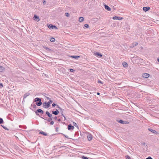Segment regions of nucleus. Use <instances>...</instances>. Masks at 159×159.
I'll list each match as a JSON object with an SVG mask.
<instances>
[{"mask_svg": "<svg viewBox=\"0 0 159 159\" xmlns=\"http://www.w3.org/2000/svg\"><path fill=\"white\" fill-rule=\"evenodd\" d=\"M34 102H36V104L38 106H41L42 104L41 98H36L34 99Z\"/></svg>", "mask_w": 159, "mask_h": 159, "instance_id": "f257e3e1", "label": "nucleus"}, {"mask_svg": "<svg viewBox=\"0 0 159 159\" xmlns=\"http://www.w3.org/2000/svg\"><path fill=\"white\" fill-rule=\"evenodd\" d=\"M43 48L46 49L47 52L49 53L52 54L54 53V51L52 49H50L46 46H43Z\"/></svg>", "mask_w": 159, "mask_h": 159, "instance_id": "f03ea898", "label": "nucleus"}, {"mask_svg": "<svg viewBox=\"0 0 159 159\" xmlns=\"http://www.w3.org/2000/svg\"><path fill=\"white\" fill-rule=\"evenodd\" d=\"M57 107L61 111V116H62L64 118V120H66V117L63 115V111L64 110L61 108L57 105Z\"/></svg>", "mask_w": 159, "mask_h": 159, "instance_id": "7ed1b4c3", "label": "nucleus"}, {"mask_svg": "<svg viewBox=\"0 0 159 159\" xmlns=\"http://www.w3.org/2000/svg\"><path fill=\"white\" fill-rule=\"evenodd\" d=\"M35 112L37 116H39V117L40 116H39V114L38 113H40L42 114H43L44 113V111H43L40 109H39L35 111Z\"/></svg>", "mask_w": 159, "mask_h": 159, "instance_id": "20e7f679", "label": "nucleus"}, {"mask_svg": "<svg viewBox=\"0 0 159 159\" xmlns=\"http://www.w3.org/2000/svg\"><path fill=\"white\" fill-rule=\"evenodd\" d=\"M117 121L119 123L123 124H129V122L128 121H123L122 120H117Z\"/></svg>", "mask_w": 159, "mask_h": 159, "instance_id": "39448f33", "label": "nucleus"}, {"mask_svg": "<svg viewBox=\"0 0 159 159\" xmlns=\"http://www.w3.org/2000/svg\"><path fill=\"white\" fill-rule=\"evenodd\" d=\"M48 27L49 29H57V27L54 25L50 24L48 25Z\"/></svg>", "mask_w": 159, "mask_h": 159, "instance_id": "423d86ee", "label": "nucleus"}, {"mask_svg": "<svg viewBox=\"0 0 159 159\" xmlns=\"http://www.w3.org/2000/svg\"><path fill=\"white\" fill-rule=\"evenodd\" d=\"M43 107L45 108H48L50 107V106L47 102H44L43 103Z\"/></svg>", "mask_w": 159, "mask_h": 159, "instance_id": "0eeeda50", "label": "nucleus"}, {"mask_svg": "<svg viewBox=\"0 0 159 159\" xmlns=\"http://www.w3.org/2000/svg\"><path fill=\"white\" fill-rule=\"evenodd\" d=\"M112 19L114 20H121L123 19V18L121 17H119L116 16L113 17Z\"/></svg>", "mask_w": 159, "mask_h": 159, "instance_id": "6e6552de", "label": "nucleus"}, {"mask_svg": "<svg viewBox=\"0 0 159 159\" xmlns=\"http://www.w3.org/2000/svg\"><path fill=\"white\" fill-rule=\"evenodd\" d=\"M40 117L41 118L43 119H44V120H47L48 122H51V121H52V118H53L52 117H49V118L47 119L46 118V117L43 118V117H42V116H40Z\"/></svg>", "mask_w": 159, "mask_h": 159, "instance_id": "1a4fd4ad", "label": "nucleus"}, {"mask_svg": "<svg viewBox=\"0 0 159 159\" xmlns=\"http://www.w3.org/2000/svg\"><path fill=\"white\" fill-rule=\"evenodd\" d=\"M149 74L147 73H144L142 75V77L143 78H148L149 76Z\"/></svg>", "mask_w": 159, "mask_h": 159, "instance_id": "9d476101", "label": "nucleus"}, {"mask_svg": "<svg viewBox=\"0 0 159 159\" xmlns=\"http://www.w3.org/2000/svg\"><path fill=\"white\" fill-rule=\"evenodd\" d=\"M87 137L89 141L91 140L93 138V136L90 134H88Z\"/></svg>", "mask_w": 159, "mask_h": 159, "instance_id": "9b49d317", "label": "nucleus"}, {"mask_svg": "<svg viewBox=\"0 0 159 159\" xmlns=\"http://www.w3.org/2000/svg\"><path fill=\"white\" fill-rule=\"evenodd\" d=\"M74 128V126L71 124H69L68 125V130H70L71 129H73Z\"/></svg>", "mask_w": 159, "mask_h": 159, "instance_id": "f8f14e48", "label": "nucleus"}, {"mask_svg": "<svg viewBox=\"0 0 159 159\" xmlns=\"http://www.w3.org/2000/svg\"><path fill=\"white\" fill-rule=\"evenodd\" d=\"M33 18L34 20H37V21H39L40 20L39 17L35 15H34Z\"/></svg>", "mask_w": 159, "mask_h": 159, "instance_id": "ddd939ff", "label": "nucleus"}, {"mask_svg": "<svg viewBox=\"0 0 159 159\" xmlns=\"http://www.w3.org/2000/svg\"><path fill=\"white\" fill-rule=\"evenodd\" d=\"M150 9V8L149 7H143V10L145 11H148Z\"/></svg>", "mask_w": 159, "mask_h": 159, "instance_id": "4468645a", "label": "nucleus"}, {"mask_svg": "<svg viewBox=\"0 0 159 159\" xmlns=\"http://www.w3.org/2000/svg\"><path fill=\"white\" fill-rule=\"evenodd\" d=\"M104 7L108 11H110L111 10V8L108 5L105 4Z\"/></svg>", "mask_w": 159, "mask_h": 159, "instance_id": "2eb2a0df", "label": "nucleus"}, {"mask_svg": "<svg viewBox=\"0 0 159 159\" xmlns=\"http://www.w3.org/2000/svg\"><path fill=\"white\" fill-rule=\"evenodd\" d=\"M52 114L55 115H57L59 113L58 110L57 109H56L55 111H52Z\"/></svg>", "mask_w": 159, "mask_h": 159, "instance_id": "dca6fc26", "label": "nucleus"}, {"mask_svg": "<svg viewBox=\"0 0 159 159\" xmlns=\"http://www.w3.org/2000/svg\"><path fill=\"white\" fill-rule=\"evenodd\" d=\"M148 130L151 132H152V133H154V134H158V133L156 131H155V130H153L152 129L150 128H148Z\"/></svg>", "mask_w": 159, "mask_h": 159, "instance_id": "f3484780", "label": "nucleus"}, {"mask_svg": "<svg viewBox=\"0 0 159 159\" xmlns=\"http://www.w3.org/2000/svg\"><path fill=\"white\" fill-rule=\"evenodd\" d=\"M94 54L97 57H102V54L98 52H96L94 53Z\"/></svg>", "mask_w": 159, "mask_h": 159, "instance_id": "a211bd4d", "label": "nucleus"}, {"mask_svg": "<svg viewBox=\"0 0 159 159\" xmlns=\"http://www.w3.org/2000/svg\"><path fill=\"white\" fill-rule=\"evenodd\" d=\"M70 57L75 59H78L80 57L79 56H70Z\"/></svg>", "mask_w": 159, "mask_h": 159, "instance_id": "6ab92c4d", "label": "nucleus"}, {"mask_svg": "<svg viewBox=\"0 0 159 159\" xmlns=\"http://www.w3.org/2000/svg\"><path fill=\"white\" fill-rule=\"evenodd\" d=\"M46 114L49 117H52V114H51L48 111H46Z\"/></svg>", "mask_w": 159, "mask_h": 159, "instance_id": "aec40b11", "label": "nucleus"}, {"mask_svg": "<svg viewBox=\"0 0 159 159\" xmlns=\"http://www.w3.org/2000/svg\"><path fill=\"white\" fill-rule=\"evenodd\" d=\"M30 93L28 92L25 93L24 95L23 100H24V99L27 96H29L30 95Z\"/></svg>", "mask_w": 159, "mask_h": 159, "instance_id": "412c9836", "label": "nucleus"}, {"mask_svg": "<svg viewBox=\"0 0 159 159\" xmlns=\"http://www.w3.org/2000/svg\"><path fill=\"white\" fill-rule=\"evenodd\" d=\"M138 44V43L136 42H134L132 43V46L131 47L132 48H133V47H134L135 46H137Z\"/></svg>", "mask_w": 159, "mask_h": 159, "instance_id": "4be33fe9", "label": "nucleus"}, {"mask_svg": "<svg viewBox=\"0 0 159 159\" xmlns=\"http://www.w3.org/2000/svg\"><path fill=\"white\" fill-rule=\"evenodd\" d=\"M5 70V68L2 66H0V72H2Z\"/></svg>", "mask_w": 159, "mask_h": 159, "instance_id": "5701e85b", "label": "nucleus"}, {"mask_svg": "<svg viewBox=\"0 0 159 159\" xmlns=\"http://www.w3.org/2000/svg\"><path fill=\"white\" fill-rule=\"evenodd\" d=\"M122 64H123V66L125 67H126L128 66V64L126 62H123L122 63Z\"/></svg>", "mask_w": 159, "mask_h": 159, "instance_id": "b1692460", "label": "nucleus"}, {"mask_svg": "<svg viewBox=\"0 0 159 159\" xmlns=\"http://www.w3.org/2000/svg\"><path fill=\"white\" fill-rule=\"evenodd\" d=\"M39 134H43V135L44 136H47V134L45 133L43 131H41L39 133Z\"/></svg>", "mask_w": 159, "mask_h": 159, "instance_id": "393cba45", "label": "nucleus"}, {"mask_svg": "<svg viewBox=\"0 0 159 159\" xmlns=\"http://www.w3.org/2000/svg\"><path fill=\"white\" fill-rule=\"evenodd\" d=\"M50 40L52 42H54L55 41V39L54 38L51 37L50 38Z\"/></svg>", "mask_w": 159, "mask_h": 159, "instance_id": "a878e982", "label": "nucleus"}, {"mask_svg": "<svg viewBox=\"0 0 159 159\" xmlns=\"http://www.w3.org/2000/svg\"><path fill=\"white\" fill-rule=\"evenodd\" d=\"M84 20V18L82 17H80L79 18V20L80 22H82Z\"/></svg>", "mask_w": 159, "mask_h": 159, "instance_id": "bb28decb", "label": "nucleus"}, {"mask_svg": "<svg viewBox=\"0 0 159 159\" xmlns=\"http://www.w3.org/2000/svg\"><path fill=\"white\" fill-rule=\"evenodd\" d=\"M31 106L32 107H33V108H34V109H35L36 108V107H37V106H36V105L35 104H32L31 105Z\"/></svg>", "mask_w": 159, "mask_h": 159, "instance_id": "cd10ccee", "label": "nucleus"}, {"mask_svg": "<svg viewBox=\"0 0 159 159\" xmlns=\"http://www.w3.org/2000/svg\"><path fill=\"white\" fill-rule=\"evenodd\" d=\"M4 121L3 119L2 118L0 117V124H3Z\"/></svg>", "mask_w": 159, "mask_h": 159, "instance_id": "c85d7f7f", "label": "nucleus"}, {"mask_svg": "<svg viewBox=\"0 0 159 159\" xmlns=\"http://www.w3.org/2000/svg\"><path fill=\"white\" fill-rule=\"evenodd\" d=\"M73 125L74 126L78 128V126L75 122H73Z\"/></svg>", "mask_w": 159, "mask_h": 159, "instance_id": "c756f323", "label": "nucleus"}, {"mask_svg": "<svg viewBox=\"0 0 159 159\" xmlns=\"http://www.w3.org/2000/svg\"><path fill=\"white\" fill-rule=\"evenodd\" d=\"M81 157L83 159H89V158L88 157H85L84 156H82Z\"/></svg>", "mask_w": 159, "mask_h": 159, "instance_id": "7c9ffc66", "label": "nucleus"}, {"mask_svg": "<svg viewBox=\"0 0 159 159\" xmlns=\"http://www.w3.org/2000/svg\"><path fill=\"white\" fill-rule=\"evenodd\" d=\"M1 126H2L3 128V129H5V130H9V129L8 128H7L5 126H4V125H1Z\"/></svg>", "mask_w": 159, "mask_h": 159, "instance_id": "2f4dec72", "label": "nucleus"}, {"mask_svg": "<svg viewBox=\"0 0 159 159\" xmlns=\"http://www.w3.org/2000/svg\"><path fill=\"white\" fill-rule=\"evenodd\" d=\"M125 157L126 159H131V158L128 155L125 156Z\"/></svg>", "mask_w": 159, "mask_h": 159, "instance_id": "473e14b6", "label": "nucleus"}, {"mask_svg": "<svg viewBox=\"0 0 159 159\" xmlns=\"http://www.w3.org/2000/svg\"><path fill=\"white\" fill-rule=\"evenodd\" d=\"M47 102L50 106V104L52 102V101L51 100H50Z\"/></svg>", "mask_w": 159, "mask_h": 159, "instance_id": "72a5a7b5", "label": "nucleus"}, {"mask_svg": "<svg viewBox=\"0 0 159 159\" xmlns=\"http://www.w3.org/2000/svg\"><path fill=\"white\" fill-rule=\"evenodd\" d=\"M84 26L87 28H88L89 27V25L88 24H85L84 25Z\"/></svg>", "mask_w": 159, "mask_h": 159, "instance_id": "f704fd0d", "label": "nucleus"}, {"mask_svg": "<svg viewBox=\"0 0 159 159\" xmlns=\"http://www.w3.org/2000/svg\"><path fill=\"white\" fill-rule=\"evenodd\" d=\"M59 134H60V133H59ZM61 134L62 135H63L64 136H65L66 138H67V139H69V137H68V136L67 135H66L64 134H62V133H61Z\"/></svg>", "mask_w": 159, "mask_h": 159, "instance_id": "c9c22d12", "label": "nucleus"}, {"mask_svg": "<svg viewBox=\"0 0 159 159\" xmlns=\"http://www.w3.org/2000/svg\"><path fill=\"white\" fill-rule=\"evenodd\" d=\"M65 15L67 17H69L70 16L69 14L68 13L66 12L65 13Z\"/></svg>", "mask_w": 159, "mask_h": 159, "instance_id": "e433bc0d", "label": "nucleus"}, {"mask_svg": "<svg viewBox=\"0 0 159 159\" xmlns=\"http://www.w3.org/2000/svg\"><path fill=\"white\" fill-rule=\"evenodd\" d=\"M70 71L71 72H74L75 71V70L73 69H70Z\"/></svg>", "mask_w": 159, "mask_h": 159, "instance_id": "4c0bfd02", "label": "nucleus"}, {"mask_svg": "<svg viewBox=\"0 0 159 159\" xmlns=\"http://www.w3.org/2000/svg\"><path fill=\"white\" fill-rule=\"evenodd\" d=\"M98 83H100L102 84H103V83L100 80H98Z\"/></svg>", "mask_w": 159, "mask_h": 159, "instance_id": "58836bf2", "label": "nucleus"}, {"mask_svg": "<svg viewBox=\"0 0 159 159\" xmlns=\"http://www.w3.org/2000/svg\"><path fill=\"white\" fill-rule=\"evenodd\" d=\"M54 123V122L53 121H51V122H50V124L51 125H53Z\"/></svg>", "mask_w": 159, "mask_h": 159, "instance_id": "ea45409f", "label": "nucleus"}, {"mask_svg": "<svg viewBox=\"0 0 159 159\" xmlns=\"http://www.w3.org/2000/svg\"><path fill=\"white\" fill-rule=\"evenodd\" d=\"M57 106V105L54 103H53L52 104V106L53 107H55V106Z\"/></svg>", "mask_w": 159, "mask_h": 159, "instance_id": "a19ab883", "label": "nucleus"}, {"mask_svg": "<svg viewBox=\"0 0 159 159\" xmlns=\"http://www.w3.org/2000/svg\"><path fill=\"white\" fill-rule=\"evenodd\" d=\"M3 87V84L2 83H0V88H2Z\"/></svg>", "mask_w": 159, "mask_h": 159, "instance_id": "79ce46f5", "label": "nucleus"}, {"mask_svg": "<svg viewBox=\"0 0 159 159\" xmlns=\"http://www.w3.org/2000/svg\"><path fill=\"white\" fill-rule=\"evenodd\" d=\"M146 159H153L151 157L149 156L146 158Z\"/></svg>", "mask_w": 159, "mask_h": 159, "instance_id": "37998d69", "label": "nucleus"}, {"mask_svg": "<svg viewBox=\"0 0 159 159\" xmlns=\"http://www.w3.org/2000/svg\"><path fill=\"white\" fill-rule=\"evenodd\" d=\"M43 4H45L46 2L45 0H43Z\"/></svg>", "mask_w": 159, "mask_h": 159, "instance_id": "c03bdc74", "label": "nucleus"}, {"mask_svg": "<svg viewBox=\"0 0 159 159\" xmlns=\"http://www.w3.org/2000/svg\"><path fill=\"white\" fill-rule=\"evenodd\" d=\"M56 131L57 132H58V127H56Z\"/></svg>", "mask_w": 159, "mask_h": 159, "instance_id": "a18cd8bd", "label": "nucleus"}, {"mask_svg": "<svg viewBox=\"0 0 159 159\" xmlns=\"http://www.w3.org/2000/svg\"><path fill=\"white\" fill-rule=\"evenodd\" d=\"M55 120H56L57 119V117L56 116H55L53 118Z\"/></svg>", "mask_w": 159, "mask_h": 159, "instance_id": "49530a36", "label": "nucleus"}, {"mask_svg": "<svg viewBox=\"0 0 159 159\" xmlns=\"http://www.w3.org/2000/svg\"><path fill=\"white\" fill-rule=\"evenodd\" d=\"M142 144L143 145H145V143L144 142L142 143Z\"/></svg>", "mask_w": 159, "mask_h": 159, "instance_id": "de8ad7c7", "label": "nucleus"}, {"mask_svg": "<svg viewBox=\"0 0 159 159\" xmlns=\"http://www.w3.org/2000/svg\"><path fill=\"white\" fill-rule=\"evenodd\" d=\"M46 97V98H47V99H48V100H50V98H49V97Z\"/></svg>", "mask_w": 159, "mask_h": 159, "instance_id": "09e8293b", "label": "nucleus"}, {"mask_svg": "<svg viewBox=\"0 0 159 159\" xmlns=\"http://www.w3.org/2000/svg\"><path fill=\"white\" fill-rule=\"evenodd\" d=\"M57 121H58L60 122L61 121V120L60 119H57Z\"/></svg>", "mask_w": 159, "mask_h": 159, "instance_id": "8fccbe9b", "label": "nucleus"}, {"mask_svg": "<svg viewBox=\"0 0 159 159\" xmlns=\"http://www.w3.org/2000/svg\"><path fill=\"white\" fill-rule=\"evenodd\" d=\"M97 94L98 95H100V93H98V92L97 93Z\"/></svg>", "mask_w": 159, "mask_h": 159, "instance_id": "3c124183", "label": "nucleus"}, {"mask_svg": "<svg viewBox=\"0 0 159 159\" xmlns=\"http://www.w3.org/2000/svg\"><path fill=\"white\" fill-rule=\"evenodd\" d=\"M157 60L159 62V58L157 59Z\"/></svg>", "mask_w": 159, "mask_h": 159, "instance_id": "603ef678", "label": "nucleus"}]
</instances>
